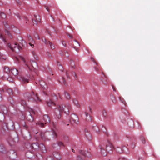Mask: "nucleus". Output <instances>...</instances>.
<instances>
[{"mask_svg":"<svg viewBox=\"0 0 160 160\" xmlns=\"http://www.w3.org/2000/svg\"><path fill=\"white\" fill-rule=\"evenodd\" d=\"M106 149L108 152H111L114 149V148L111 143H109L106 147Z\"/></svg>","mask_w":160,"mask_h":160,"instance_id":"1","label":"nucleus"},{"mask_svg":"<svg viewBox=\"0 0 160 160\" xmlns=\"http://www.w3.org/2000/svg\"><path fill=\"white\" fill-rule=\"evenodd\" d=\"M67 110V109L63 105H62L59 106V110L61 111H64L65 113L68 114V111H67L66 110Z\"/></svg>","mask_w":160,"mask_h":160,"instance_id":"2","label":"nucleus"},{"mask_svg":"<svg viewBox=\"0 0 160 160\" xmlns=\"http://www.w3.org/2000/svg\"><path fill=\"white\" fill-rule=\"evenodd\" d=\"M43 120L45 122V124L48 123L50 122V118L47 115H45L44 116Z\"/></svg>","mask_w":160,"mask_h":160,"instance_id":"3","label":"nucleus"},{"mask_svg":"<svg viewBox=\"0 0 160 160\" xmlns=\"http://www.w3.org/2000/svg\"><path fill=\"white\" fill-rule=\"evenodd\" d=\"M73 120L74 122L76 124H78L79 122L78 118L76 115H74L72 117Z\"/></svg>","mask_w":160,"mask_h":160,"instance_id":"4","label":"nucleus"},{"mask_svg":"<svg viewBox=\"0 0 160 160\" xmlns=\"http://www.w3.org/2000/svg\"><path fill=\"white\" fill-rule=\"evenodd\" d=\"M12 73L14 75L16 76L18 75V71L16 69H13L11 71Z\"/></svg>","mask_w":160,"mask_h":160,"instance_id":"5","label":"nucleus"},{"mask_svg":"<svg viewBox=\"0 0 160 160\" xmlns=\"http://www.w3.org/2000/svg\"><path fill=\"white\" fill-rule=\"evenodd\" d=\"M20 80L24 83L28 82V80L24 77H22L20 79Z\"/></svg>","mask_w":160,"mask_h":160,"instance_id":"6","label":"nucleus"},{"mask_svg":"<svg viewBox=\"0 0 160 160\" xmlns=\"http://www.w3.org/2000/svg\"><path fill=\"white\" fill-rule=\"evenodd\" d=\"M47 104L49 106H51L52 105H54V103L52 102V101L50 100H49L47 102Z\"/></svg>","mask_w":160,"mask_h":160,"instance_id":"7","label":"nucleus"},{"mask_svg":"<svg viewBox=\"0 0 160 160\" xmlns=\"http://www.w3.org/2000/svg\"><path fill=\"white\" fill-rule=\"evenodd\" d=\"M28 120L30 122H32L33 121V119L32 117V116L31 115V114H30V115H29L28 117Z\"/></svg>","mask_w":160,"mask_h":160,"instance_id":"8","label":"nucleus"},{"mask_svg":"<svg viewBox=\"0 0 160 160\" xmlns=\"http://www.w3.org/2000/svg\"><path fill=\"white\" fill-rule=\"evenodd\" d=\"M48 42V44H49V45L51 48L52 49H54V47L53 45L52 44L51 42Z\"/></svg>","mask_w":160,"mask_h":160,"instance_id":"9","label":"nucleus"},{"mask_svg":"<svg viewBox=\"0 0 160 160\" xmlns=\"http://www.w3.org/2000/svg\"><path fill=\"white\" fill-rule=\"evenodd\" d=\"M4 71L5 72L8 73L10 72L9 68L8 67H5L4 68Z\"/></svg>","mask_w":160,"mask_h":160,"instance_id":"10","label":"nucleus"},{"mask_svg":"<svg viewBox=\"0 0 160 160\" xmlns=\"http://www.w3.org/2000/svg\"><path fill=\"white\" fill-rule=\"evenodd\" d=\"M0 16L2 18H6V15L3 12H1L0 14Z\"/></svg>","mask_w":160,"mask_h":160,"instance_id":"11","label":"nucleus"},{"mask_svg":"<svg viewBox=\"0 0 160 160\" xmlns=\"http://www.w3.org/2000/svg\"><path fill=\"white\" fill-rule=\"evenodd\" d=\"M32 147L35 148V149H37L38 148V146L37 144L34 143L32 144Z\"/></svg>","mask_w":160,"mask_h":160,"instance_id":"12","label":"nucleus"},{"mask_svg":"<svg viewBox=\"0 0 160 160\" xmlns=\"http://www.w3.org/2000/svg\"><path fill=\"white\" fill-rule=\"evenodd\" d=\"M42 41L43 42H44L45 43L46 45H48V42L49 41H47V40H46V39L45 38H42Z\"/></svg>","mask_w":160,"mask_h":160,"instance_id":"13","label":"nucleus"},{"mask_svg":"<svg viewBox=\"0 0 160 160\" xmlns=\"http://www.w3.org/2000/svg\"><path fill=\"white\" fill-rule=\"evenodd\" d=\"M8 47H9L12 50L14 51V48L15 47H14V48H13L11 46V45L10 43H8Z\"/></svg>","mask_w":160,"mask_h":160,"instance_id":"14","label":"nucleus"},{"mask_svg":"<svg viewBox=\"0 0 160 160\" xmlns=\"http://www.w3.org/2000/svg\"><path fill=\"white\" fill-rule=\"evenodd\" d=\"M64 95L66 97V98H69V95L68 92H65L64 93Z\"/></svg>","mask_w":160,"mask_h":160,"instance_id":"15","label":"nucleus"},{"mask_svg":"<svg viewBox=\"0 0 160 160\" xmlns=\"http://www.w3.org/2000/svg\"><path fill=\"white\" fill-rule=\"evenodd\" d=\"M37 124L42 127L44 126V123L40 122H38Z\"/></svg>","mask_w":160,"mask_h":160,"instance_id":"16","label":"nucleus"},{"mask_svg":"<svg viewBox=\"0 0 160 160\" xmlns=\"http://www.w3.org/2000/svg\"><path fill=\"white\" fill-rule=\"evenodd\" d=\"M20 58L21 60L24 63H26L27 62L25 60V58L23 57H21Z\"/></svg>","mask_w":160,"mask_h":160,"instance_id":"17","label":"nucleus"},{"mask_svg":"<svg viewBox=\"0 0 160 160\" xmlns=\"http://www.w3.org/2000/svg\"><path fill=\"white\" fill-rule=\"evenodd\" d=\"M61 117V115L60 114V112H59L56 115V118H59Z\"/></svg>","mask_w":160,"mask_h":160,"instance_id":"18","label":"nucleus"},{"mask_svg":"<svg viewBox=\"0 0 160 160\" xmlns=\"http://www.w3.org/2000/svg\"><path fill=\"white\" fill-rule=\"evenodd\" d=\"M28 39L30 42H33V40L32 39V38L30 36L28 37Z\"/></svg>","mask_w":160,"mask_h":160,"instance_id":"19","label":"nucleus"},{"mask_svg":"<svg viewBox=\"0 0 160 160\" xmlns=\"http://www.w3.org/2000/svg\"><path fill=\"white\" fill-rule=\"evenodd\" d=\"M8 92L9 93V94L11 95L12 94V91L11 89H8Z\"/></svg>","mask_w":160,"mask_h":160,"instance_id":"20","label":"nucleus"},{"mask_svg":"<svg viewBox=\"0 0 160 160\" xmlns=\"http://www.w3.org/2000/svg\"><path fill=\"white\" fill-rule=\"evenodd\" d=\"M35 97L36 98V101H41V100L39 99L38 98V97L37 96V95H36L35 96Z\"/></svg>","mask_w":160,"mask_h":160,"instance_id":"21","label":"nucleus"},{"mask_svg":"<svg viewBox=\"0 0 160 160\" xmlns=\"http://www.w3.org/2000/svg\"><path fill=\"white\" fill-rule=\"evenodd\" d=\"M74 103H75V104L76 105H78V102L76 100H74Z\"/></svg>","mask_w":160,"mask_h":160,"instance_id":"22","label":"nucleus"},{"mask_svg":"<svg viewBox=\"0 0 160 160\" xmlns=\"http://www.w3.org/2000/svg\"><path fill=\"white\" fill-rule=\"evenodd\" d=\"M29 45L31 46L32 48H33L34 47V45L33 44H32L30 43H29Z\"/></svg>","mask_w":160,"mask_h":160,"instance_id":"23","label":"nucleus"},{"mask_svg":"<svg viewBox=\"0 0 160 160\" xmlns=\"http://www.w3.org/2000/svg\"><path fill=\"white\" fill-rule=\"evenodd\" d=\"M85 114H86V117H88V116H89V117H90V115L88 113L86 112Z\"/></svg>","mask_w":160,"mask_h":160,"instance_id":"24","label":"nucleus"},{"mask_svg":"<svg viewBox=\"0 0 160 160\" xmlns=\"http://www.w3.org/2000/svg\"><path fill=\"white\" fill-rule=\"evenodd\" d=\"M59 145L60 146L63 145V143L62 142H60L59 143Z\"/></svg>","mask_w":160,"mask_h":160,"instance_id":"25","label":"nucleus"},{"mask_svg":"<svg viewBox=\"0 0 160 160\" xmlns=\"http://www.w3.org/2000/svg\"><path fill=\"white\" fill-rule=\"evenodd\" d=\"M0 38H1L3 39V36L2 35H0Z\"/></svg>","mask_w":160,"mask_h":160,"instance_id":"26","label":"nucleus"},{"mask_svg":"<svg viewBox=\"0 0 160 160\" xmlns=\"http://www.w3.org/2000/svg\"><path fill=\"white\" fill-rule=\"evenodd\" d=\"M8 80L10 82H12L13 81L12 79H9L8 78Z\"/></svg>","mask_w":160,"mask_h":160,"instance_id":"27","label":"nucleus"},{"mask_svg":"<svg viewBox=\"0 0 160 160\" xmlns=\"http://www.w3.org/2000/svg\"><path fill=\"white\" fill-rule=\"evenodd\" d=\"M37 39H39L40 38L38 36V35H37Z\"/></svg>","mask_w":160,"mask_h":160,"instance_id":"28","label":"nucleus"},{"mask_svg":"<svg viewBox=\"0 0 160 160\" xmlns=\"http://www.w3.org/2000/svg\"><path fill=\"white\" fill-rule=\"evenodd\" d=\"M68 36L70 38H72V36H70V35H68Z\"/></svg>","mask_w":160,"mask_h":160,"instance_id":"29","label":"nucleus"},{"mask_svg":"<svg viewBox=\"0 0 160 160\" xmlns=\"http://www.w3.org/2000/svg\"><path fill=\"white\" fill-rule=\"evenodd\" d=\"M77 44H78V45L79 46H80V45H79V44L78 42H77Z\"/></svg>","mask_w":160,"mask_h":160,"instance_id":"30","label":"nucleus"},{"mask_svg":"<svg viewBox=\"0 0 160 160\" xmlns=\"http://www.w3.org/2000/svg\"><path fill=\"white\" fill-rule=\"evenodd\" d=\"M25 65L26 66H27V67H28V65L27 64H25Z\"/></svg>","mask_w":160,"mask_h":160,"instance_id":"31","label":"nucleus"}]
</instances>
